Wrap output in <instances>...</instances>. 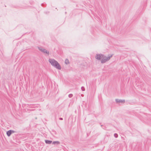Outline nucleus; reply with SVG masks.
Returning a JSON list of instances; mask_svg holds the SVG:
<instances>
[{
	"mask_svg": "<svg viewBox=\"0 0 151 151\" xmlns=\"http://www.w3.org/2000/svg\"><path fill=\"white\" fill-rule=\"evenodd\" d=\"M14 132V131L10 130L7 132L6 134L8 136H9L12 134Z\"/></svg>",
	"mask_w": 151,
	"mask_h": 151,
	"instance_id": "nucleus-3",
	"label": "nucleus"
},
{
	"mask_svg": "<svg viewBox=\"0 0 151 151\" xmlns=\"http://www.w3.org/2000/svg\"><path fill=\"white\" fill-rule=\"evenodd\" d=\"M71 96H72V95H71V94L70 95H69V96L70 97H71Z\"/></svg>",
	"mask_w": 151,
	"mask_h": 151,
	"instance_id": "nucleus-10",
	"label": "nucleus"
},
{
	"mask_svg": "<svg viewBox=\"0 0 151 151\" xmlns=\"http://www.w3.org/2000/svg\"><path fill=\"white\" fill-rule=\"evenodd\" d=\"M49 61L51 64L55 66L58 69H60L61 67L59 64L55 60L52 59H50Z\"/></svg>",
	"mask_w": 151,
	"mask_h": 151,
	"instance_id": "nucleus-2",
	"label": "nucleus"
},
{
	"mask_svg": "<svg viewBox=\"0 0 151 151\" xmlns=\"http://www.w3.org/2000/svg\"><path fill=\"white\" fill-rule=\"evenodd\" d=\"M114 136H115V137L116 136V137H117V134H115Z\"/></svg>",
	"mask_w": 151,
	"mask_h": 151,
	"instance_id": "nucleus-9",
	"label": "nucleus"
},
{
	"mask_svg": "<svg viewBox=\"0 0 151 151\" xmlns=\"http://www.w3.org/2000/svg\"><path fill=\"white\" fill-rule=\"evenodd\" d=\"M39 49L40 50H41L44 53H46V54H49V52L46 50L45 49H40V48H39Z\"/></svg>",
	"mask_w": 151,
	"mask_h": 151,
	"instance_id": "nucleus-4",
	"label": "nucleus"
},
{
	"mask_svg": "<svg viewBox=\"0 0 151 151\" xmlns=\"http://www.w3.org/2000/svg\"><path fill=\"white\" fill-rule=\"evenodd\" d=\"M116 102L117 103H123L125 102V101L124 100H121L119 99H116Z\"/></svg>",
	"mask_w": 151,
	"mask_h": 151,
	"instance_id": "nucleus-5",
	"label": "nucleus"
},
{
	"mask_svg": "<svg viewBox=\"0 0 151 151\" xmlns=\"http://www.w3.org/2000/svg\"><path fill=\"white\" fill-rule=\"evenodd\" d=\"M111 56V55L106 56L103 55L98 54L96 56V58L98 60H100L101 63H103L109 60Z\"/></svg>",
	"mask_w": 151,
	"mask_h": 151,
	"instance_id": "nucleus-1",
	"label": "nucleus"
},
{
	"mask_svg": "<svg viewBox=\"0 0 151 151\" xmlns=\"http://www.w3.org/2000/svg\"><path fill=\"white\" fill-rule=\"evenodd\" d=\"M52 142V141H49L48 140H45V142L47 144H50Z\"/></svg>",
	"mask_w": 151,
	"mask_h": 151,
	"instance_id": "nucleus-6",
	"label": "nucleus"
},
{
	"mask_svg": "<svg viewBox=\"0 0 151 151\" xmlns=\"http://www.w3.org/2000/svg\"><path fill=\"white\" fill-rule=\"evenodd\" d=\"M65 63L66 64H68V63H69L68 60V59H66V60H65Z\"/></svg>",
	"mask_w": 151,
	"mask_h": 151,
	"instance_id": "nucleus-7",
	"label": "nucleus"
},
{
	"mask_svg": "<svg viewBox=\"0 0 151 151\" xmlns=\"http://www.w3.org/2000/svg\"><path fill=\"white\" fill-rule=\"evenodd\" d=\"M55 143H57V144H59V142L57 141V142H53V143L54 144H55Z\"/></svg>",
	"mask_w": 151,
	"mask_h": 151,
	"instance_id": "nucleus-8",
	"label": "nucleus"
}]
</instances>
